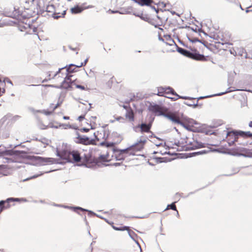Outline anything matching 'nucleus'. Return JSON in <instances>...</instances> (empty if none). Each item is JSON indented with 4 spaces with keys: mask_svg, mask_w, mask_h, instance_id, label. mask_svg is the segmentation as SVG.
I'll return each instance as SVG.
<instances>
[{
    "mask_svg": "<svg viewBox=\"0 0 252 252\" xmlns=\"http://www.w3.org/2000/svg\"><path fill=\"white\" fill-rule=\"evenodd\" d=\"M158 115L163 116L174 124H179L187 128V124H192L193 121L185 116L181 111H154Z\"/></svg>",
    "mask_w": 252,
    "mask_h": 252,
    "instance_id": "nucleus-1",
    "label": "nucleus"
},
{
    "mask_svg": "<svg viewBox=\"0 0 252 252\" xmlns=\"http://www.w3.org/2000/svg\"><path fill=\"white\" fill-rule=\"evenodd\" d=\"M146 141L147 138L141 136L136 142L126 149L120 150L114 148L113 150L115 153V158L117 160H124L125 157L123 154L125 153H128L129 155H135L136 152L140 151L143 149Z\"/></svg>",
    "mask_w": 252,
    "mask_h": 252,
    "instance_id": "nucleus-2",
    "label": "nucleus"
},
{
    "mask_svg": "<svg viewBox=\"0 0 252 252\" xmlns=\"http://www.w3.org/2000/svg\"><path fill=\"white\" fill-rule=\"evenodd\" d=\"M88 59H86L85 60L84 63H81L79 64L75 65L73 64L66 65L64 67L59 69V71L52 76L50 73L48 75V79L50 80L51 78H53L55 80L58 79L60 77V74H64L70 75L69 74L77 71V68L82 67V66L85 65L88 62Z\"/></svg>",
    "mask_w": 252,
    "mask_h": 252,
    "instance_id": "nucleus-3",
    "label": "nucleus"
},
{
    "mask_svg": "<svg viewBox=\"0 0 252 252\" xmlns=\"http://www.w3.org/2000/svg\"><path fill=\"white\" fill-rule=\"evenodd\" d=\"M210 37L215 40L217 42L222 44H232L233 40L231 34L228 32L222 31H216L212 33Z\"/></svg>",
    "mask_w": 252,
    "mask_h": 252,
    "instance_id": "nucleus-4",
    "label": "nucleus"
},
{
    "mask_svg": "<svg viewBox=\"0 0 252 252\" xmlns=\"http://www.w3.org/2000/svg\"><path fill=\"white\" fill-rule=\"evenodd\" d=\"M57 156L61 158L66 160L68 162H78L81 161V157L78 151H63L62 152H57Z\"/></svg>",
    "mask_w": 252,
    "mask_h": 252,
    "instance_id": "nucleus-5",
    "label": "nucleus"
},
{
    "mask_svg": "<svg viewBox=\"0 0 252 252\" xmlns=\"http://www.w3.org/2000/svg\"><path fill=\"white\" fill-rule=\"evenodd\" d=\"M22 154H26V152L23 151L7 150L5 147H4V149L3 150L2 149H0V157L3 158V161L2 162L5 163H13L15 162L14 159L12 158H8V156L15 155L23 157V156L21 155Z\"/></svg>",
    "mask_w": 252,
    "mask_h": 252,
    "instance_id": "nucleus-6",
    "label": "nucleus"
},
{
    "mask_svg": "<svg viewBox=\"0 0 252 252\" xmlns=\"http://www.w3.org/2000/svg\"><path fill=\"white\" fill-rule=\"evenodd\" d=\"M72 75H67L64 74H60L59 78H63V80L61 82V87L64 89H73L76 79L72 80L71 77Z\"/></svg>",
    "mask_w": 252,
    "mask_h": 252,
    "instance_id": "nucleus-7",
    "label": "nucleus"
},
{
    "mask_svg": "<svg viewBox=\"0 0 252 252\" xmlns=\"http://www.w3.org/2000/svg\"><path fill=\"white\" fill-rule=\"evenodd\" d=\"M77 135L76 138L78 139L77 143L84 145H96L95 140L99 141V138L96 135L95 133H94V138H90L85 135H80L78 132H76Z\"/></svg>",
    "mask_w": 252,
    "mask_h": 252,
    "instance_id": "nucleus-8",
    "label": "nucleus"
},
{
    "mask_svg": "<svg viewBox=\"0 0 252 252\" xmlns=\"http://www.w3.org/2000/svg\"><path fill=\"white\" fill-rule=\"evenodd\" d=\"M222 153L227 154L232 156H243L244 157L252 158V153H251L249 149L245 148H239L235 149L233 151L221 152Z\"/></svg>",
    "mask_w": 252,
    "mask_h": 252,
    "instance_id": "nucleus-9",
    "label": "nucleus"
},
{
    "mask_svg": "<svg viewBox=\"0 0 252 252\" xmlns=\"http://www.w3.org/2000/svg\"><path fill=\"white\" fill-rule=\"evenodd\" d=\"M27 158L33 162L39 165H43V163L48 162V163H54V159L52 158H45L39 156H28Z\"/></svg>",
    "mask_w": 252,
    "mask_h": 252,
    "instance_id": "nucleus-10",
    "label": "nucleus"
},
{
    "mask_svg": "<svg viewBox=\"0 0 252 252\" xmlns=\"http://www.w3.org/2000/svg\"><path fill=\"white\" fill-rule=\"evenodd\" d=\"M19 28L22 32L27 34H33L37 32V29L30 23L21 22L19 25Z\"/></svg>",
    "mask_w": 252,
    "mask_h": 252,
    "instance_id": "nucleus-11",
    "label": "nucleus"
},
{
    "mask_svg": "<svg viewBox=\"0 0 252 252\" xmlns=\"http://www.w3.org/2000/svg\"><path fill=\"white\" fill-rule=\"evenodd\" d=\"M150 121L148 123H142L141 124L138 125L136 128H140V131L141 132H152L150 131L151 126H152V122L154 121V118L150 117Z\"/></svg>",
    "mask_w": 252,
    "mask_h": 252,
    "instance_id": "nucleus-12",
    "label": "nucleus"
},
{
    "mask_svg": "<svg viewBox=\"0 0 252 252\" xmlns=\"http://www.w3.org/2000/svg\"><path fill=\"white\" fill-rule=\"evenodd\" d=\"M66 8L63 6H58L53 13V17L55 19L63 17L66 14Z\"/></svg>",
    "mask_w": 252,
    "mask_h": 252,
    "instance_id": "nucleus-13",
    "label": "nucleus"
},
{
    "mask_svg": "<svg viewBox=\"0 0 252 252\" xmlns=\"http://www.w3.org/2000/svg\"><path fill=\"white\" fill-rule=\"evenodd\" d=\"M5 14L7 16L14 19H17L22 15V13L19 8H16L14 7L12 10L9 11H5Z\"/></svg>",
    "mask_w": 252,
    "mask_h": 252,
    "instance_id": "nucleus-14",
    "label": "nucleus"
},
{
    "mask_svg": "<svg viewBox=\"0 0 252 252\" xmlns=\"http://www.w3.org/2000/svg\"><path fill=\"white\" fill-rule=\"evenodd\" d=\"M238 132H239V130H232L227 131L226 137L230 138L232 140L236 142L238 141L239 136H240V134Z\"/></svg>",
    "mask_w": 252,
    "mask_h": 252,
    "instance_id": "nucleus-15",
    "label": "nucleus"
},
{
    "mask_svg": "<svg viewBox=\"0 0 252 252\" xmlns=\"http://www.w3.org/2000/svg\"><path fill=\"white\" fill-rule=\"evenodd\" d=\"M189 58L196 61H207L208 57H205L204 55L200 54L198 52L194 51L190 52Z\"/></svg>",
    "mask_w": 252,
    "mask_h": 252,
    "instance_id": "nucleus-16",
    "label": "nucleus"
},
{
    "mask_svg": "<svg viewBox=\"0 0 252 252\" xmlns=\"http://www.w3.org/2000/svg\"><path fill=\"white\" fill-rule=\"evenodd\" d=\"M6 121V117L5 116L3 117L0 120V130H3L4 128H6V126L4 125L5 121ZM2 137L3 138H7L9 136V132L8 131H2Z\"/></svg>",
    "mask_w": 252,
    "mask_h": 252,
    "instance_id": "nucleus-17",
    "label": "nucleus"
},
{
    "mask_svg": "<svg viewBox=\"0 0 252 252\" xmlns=\"http://www.w3.org/2000/svg\"><path fill=\"white\" fill-rule=\"evenodd\" d=\"M162 40L164 41L165 46L169 45L170 46L174 47L176 45L174 40L169 35H164L163 38H162Z\"/></svg>",
    "mask_w": 252,
    "mask_h": 252,
    "instance_id": "nucleus-18",
    "label": "nucleus"
},
{
    "mask_svg": "<svg viewBox=\"0 0 252 252\" xmlns=\"http://www.w3.org/2000/svg\"><path fill=\"white\" fill-rule=\"evenodd\" d=\"M158 95L159 96H162L165 94H168L169 93L174 94V90L170 88H164L163 87H159L158 89Z\"/></svg>",
    "mask_w": 252,
    "mask_h": 252,
    "instance_id": "nucleus-19",
    "label": "nucleus"
},
{
    "mask_svg": "<svg viewBox=\"0 0 252 252\" xmlns=\"http://www.w3.org/2000/svg\"><path fill=\"white\" fill-rule=\"evenodd\" d=\"M204 147H205L204 144L196 141H194L193 142H190V146H189L188 149L194 150Z\"/></svg>",
    "mask_w": 252,
    "mask_h": 252,
    "instance_id": "nucleus-20",
    "label": "nucleus"
},
{
    "mask_svg": "<svg viewBox=\"0 0 252 252\" xmlns=\"http://www.w3.org/2000/svg\"><path fill=\"white\" fill-rule=\"evenodd\" d=\"M85 9L82 5H76L71 8L70 10L73 14H78L82 12Z\"/></svg>",
    "mask_w": 252,
    "mask_h": 252,
    "instance_id": "nucleus-21",
    "label": "nucleus"
},
{
    "mask_svg": "<svg viewBox=\"0 0 252 252\" xmlns=\"http://www.w3.org/2000/svg\"><path fill=\"white\" fill-rule=\"evenodd\" d=\"M128 233L129 237L136 243L137 246L139 247L140 250V252H142V249L139 243L135 239V237L137 236V235L133 231L130 230H128Z\"/></svg>",
    "mask_w": 252,
    "mask_h": 252,
    "instance_id": "nucleus-22",
    "label": "nucleus"
},
{
    "mask_svg": "<svg viewBox=\"0 0 252 252\" xmlns=\"http://www.w3.org/2000/svg\"><path fill=\"white\" fill-rule=\"evenodd\" d=\"M70 209L73 210L74 211H76V210H80L82 211L88 212L89 213V215H95V213L94 212L84 208H83L80 207H71Z\"/></svg>",
    "mask_w": 252,
    "mask_h": 252,
    "instance_id": "nucleus-23",
    "label": "nucleus"
},
{
    "mask_svg": "<svg viewBox=\"0 0 252 252\" xmlns=\"http://www.w3.org/2000/svg\"><path fill=\"white\" fill-rule=\"evenodd\" d=\"M82 106H80V107L82 109H85L86 110H90L92 108H94V107L92 106L93 104L88 102V101H85V103H82L81 104Z\"/></svg>",
    "mask_w": 252,
    "mask_h": 252,
    "instance_id": "nucleus-24",
    "label": "nucleus"
},
{
    "mask_svg": "<svg viewBox=\"0 0 252 252\" xmlns=\"http://www.w3.org/2000/svg\"><path fill=\"white\" fill-rule=\"evenodd\" d=\"M126 118L128 119L129 122L134 121V114L133 111H126L125 114Z\"/></svg>",
    "mask_w": 252,
    "mask_h": 252,
    "instance_id": "nucleus-25",
    "label": "nucleus"
},
{
    "mask_svg": "<svg viewBox=\"0 0 252 252\" xmlns=\"http://www.w3.org/2000/svg\"><path fill=\"white\" fill-rule=\"evenodd\" d=\"M62 104V101L60 100H58L57 102H55L54 103H51L50 106V109L53 110H55L58 108Z\"/></svg>",
    "mask_w": 252,
    "mask_h": 252,
    "instance_id": "nucleus-26",
    "label": "nucleus"
},
{
    "mask_svg": "<svg viewBox=\"0 0 252 252\" xmlns=\"http://www.w3.org/2000/svg\"><path fill=\"white\" fill-rule=\"evenodd\" d=\"M238 132L239 134H240V136L242 137L248 138L252 137V133L250 131H244L239 130V132Z\"/></svg>",
    "mask_w": 252,
    "mask_h": 252,
    "instance_id": "nucleus-27",
    "label": "nucleus"
},
{
    "mask_svg": "<svg viewBox=\"0 0 252 252\" xmlns=\"http://www.w3.org/2000/svg\"><path fill=\"white\" fill-rule=\"evenodd\" d=\"M178 51L182 55L189 58L190 53V51L180 47H178Z\"/></svg>",
    "mask_w": 252,
    "mask_h": 252,
    "instance_id": "nucleus-28",
    "label": "nucleus"
},
{
    "mask_svg": "<svg viewBox=\"0 0 252 252\" xmlns=\"http://www.w3.org/2000/svg\"><path fill=\"white\" fill-rule=\"evenodd\" d=\"M21 201L26 202L27 200L26 198H19L9 197V198H7V201L8 202H14V201L19 202Z\"/></svg>",
    "mask_w": 252,
    "mask_h": 252,
    "instance_id": "nucleus-29",
    "label": "nucleus"
},
{
    "mask_svg": "<svg viewBox=\"0 0 252 252\" xmlns=\"http://www.w3.org/2000/svg\"><path fill=\"white\" fill-rule=\"evenodd\" d=\"M78 82L76 79L75 82V84L74 85V88L79 89H80L81 90H83V91L88 90V88H87V86L79 85V84H78Z\"/></svg>",
    "mask_w": 252,
    "mask_h": 252,
    "instance_id": "nucleus-30",
    "label": "nucleus"
},
{
    "mask_svg": "<svg viewBox=\"0 0 252 252\" xmlns=\"http://www.w3.org/2000/svg\"><path fill=\"white\" fill-rule=\"evenodd\" d=\"M48 127L51 128H58L61 127V124L57 122H50L48 124Z\"/></svg>",
    "mask_w": 252,
    "mask_h": 252,
    "instance_id": "nucleus-31",
    "label": "nucleus"
},
{
    "mask_svg": "<svg viewBox=\"0 0 252 252\" xmlns=\"http://www.w3.org/2000/svg\"><path fill=\"white\" fill-rule=\"evenodd\" d=\"M56 8H55L54 5L49 4L48 5L46 8V11L48 12L53 13H54Z\"/></svg>",
    "mask_w": 252,
    "mask_h": 252,
    "instance_id": "nucleus-32",
    "label": "nucleus"
},
{
    "mask_svg": "<svg viewBox=\"0 0 252 252\" xmlns=\"http://www.w3.org/2000/svg\"><path fill=\"white\" fill-rule=\"evenodd\" d=\"M150 104L149 106H151L152 108H150L149 110H163L161 107L158 105H154L153 106L152 105L151 103L150 102H148Z\"/></svg>",
    "mask_w": 252,
    "mask_h": 252,
    "instance_id": "nucleus-33",
    "label": "nucleus"
},
{
    "mask_svg": "<svg viewBox=\"0 0 252 252\" xmlns=\"http://www.w3.org/2000/svg\"><path fill=\"white\" fill-rule=\"evenodd\" d=\"M176 202H174L168 205L166 208L164 210V211H166V210L169 209H170L174 211H177L176 206L175 205V203Z\"/></svg>",
    "mask_w": 252,
    "mask_h": 252,
    "instance_id": "nucleus-34",
    "label": "nucleus"
},
{
    "mask_svg": "<svg viewBox=\"0 0 252 252\" xmlns=\"http://www.w3.org/2000/svg\"><path fill=\"white\" fill-rule=\"evenodd\" d=\"M6 202H8L7 201V199L5 200H2L0 201V214L4 210V204H5Z\"/></svg>",
    "mask_w": 252,
    "mask_h": 252,
    "instance_id": "nucleus-35",
    "label": "nucleus"
},
{
    "mask_svg": "<svg viewBox=\"0 0 252 252\" xmlns=\"http://www.w3.org/2000/svg\"><path fill=\"white\" fill-rule=\"evenodd\" d=\"M21 0L23 2L25 3V4L26 5H27V6L31 5L34 1V0Z\"/></svg>",
    "mask_w": 252,
    "mask_h": 252,
    "instance_id": "nucleus-36",
    "label": "nucleus"
},
{
    "mask_svg": "<svg viewBox=\"0 0 252 252\" xmlns=\"http://www.w3.org/2000/svg\"><path fill=\"white\" fill-rule=\"evenodd\" d=\"M43 173H40L39 174L34 175H33V176H32V177H31L30 178H27V179L24 180V181H28V180H30V179H32L36 178H37V177H38L43 175Z\"/></svg>",
    "mask_w": 252,
    "mask_h": 252,
    "instance_id": "nucleus-37",
    "label": "nucleus"
},
{
    "mask_svg": "<svg viewBox=\"0 0 252 252\" xmlns=\"http://www.w3.org/2000/svg\"><path fill=\"white\" fill-rule=\"evenodd\" d=\"M227 142L228 143V146H233L234 144V143H235V142H234V140H232L231 139V138H228V137H227Z\"/></svg>",
    "mask_w": 252,
    "mask_h": 252,
    "instance_id": "nucleus-38",
    "label": "nucleus"
},
{
    "mask_svg": "<svg viewBox=\"0 0 252 252\" xmlns=\"http://www.w3.org/2000/svg\"><path fill=\"white\" fill-rule=\"evenodd\" d=\"M61 127H63L64 129L70 128L71 127V125L70 124H61Z\"/></svg>",
    "mask_w": 252,
    "mask_h": 252,
    "instance_id": "nucleus-39",
    "label": "nucleus"
},
{
    "mask_svg": "<svg viewBox=\"0 0 252 252\" xmlns=\"http://www.w3.org/2000/svg\"><path fill=\"white\" fill-rule=\"evenodd\" d=\"M6 24L3 20H2V15H0V27H3Z\"/></svg>",
    "mask_w": 252,
    "mask_h": 252,
    "instance_id": "nucleus-40",
    "label": "nucleus"
},
{
    "mask_svg": "<svg viewBox=\"0 0 252 252\" xmlns=\"http://www.w3.org/2000/svg\"><path fill=\"white\" fill-rule=\"evenodd\" d=\"M40 112H42L43 114L45 116H49L51 115L53 111H39Z\"/></svg>",
    "mask_w": 252,
    "mask_h": 252,
    "instance_id": "nucleus-41",
    "label": "nucleus"
},
{
    "mask_svg": "<svg viewBox=\"0 0 252 252\" xmlns=\"http://www.w3.org/2000/svg\"><path fill=\"white\" fill-rule=\"evenodd\" d=\"M115 145V143L113 142H107L106 144V147H112Z\"/></svg>",
    "mask_w": 252,
    "mask_h": 252,
    "instance_id": "nucleus-42",
    "label": "nucleus"
},
{
    "mask_svg": "<svg viewBox=\"0 0 252 252\" xmlns=\"http://www.w3.org/2000/svg\"><path fill=\"white\" fill-rule=\"evenodd\" d=\"M205 134L206 135H212V134L216 135V132H212L211 130H208L205 131Z\"/></svg>",
    "mask_w": 252,
    "mask_h": 252,
    "instance_id": "nucleus-43",
    "label": "nucleus"
},
{
    "mask_svg": "<svg viewBox=\"0 0 252 252\" xmlns=\"http://www.w3.org/2000/svg\"><path fill=\"white\" fill-rule=\"evenodd\" d=\"M79 130L81 132H88L90 130V129L88 128L83 127L80 129Z\"/></svg>",
    "mask_w": 252,
    "mask_h": 252,
    "instance_id": "nucleus-44",
    "label": "nucleus"
},
{
    "mask_svg": "<svg viewBox=\"0 0 252 252\" xmlns=\"http://www.w3.org/2000/svg\"><path fill=\"white\" fill-rule=\"evenodd\" d=\"M9 203L10 202H6V203L4 204V209L10 208V205L9 204Z\"/></svg>",
    "mask_w": 252,
    "mask_h": 252,
    "instance_id": "nucleus-45",
    "label": "nucleus"
},
{
    "mask_svg": "<svg viewBox=\"0 0 252 252\" xmlns=\"http://www.w3.org/2000/svg\"><path fill=\"white\" fill-rule=\"evenodd\" d=\"M84 118H85V116H84V115H81V116H79V117H78L77 120H78L79 121L81 122V121H82L83 120H84Z\"/></svg>",
    "mask_w": 252,
    "mask_h": 252,
    "instance_id": "nucleus-46",
    "label": "nucleus"
},
{
    "mask_svg": "<svg viewBox=\"0 0 252 252\" xmlns=\"http://www.w3.org/2000/svg\"><path fill=\"white\" fill-rule=\"evenodd\" d=\"M116 120L117 121H121V120H122L121 122H124V120H125V119L122 117H118L117 118H116Z\"/></svg>",
    "mask_w": 252,
    "mask_h": 252,
    "instance_id": "nucleus-47",
    "label": "nucleus"
},
{
    "mask_svg": "<svg viewBox=\"0 0 252 252\" xmlns=\"http://www.w3.org/2000/svg\"><path fill=\"white\" fill-rule=\"evenodd\" d=\"M189 40H190L192 42H195L197 41H199V40L197 38H190L189 37Z\"/></svg>",
    "mask_w": 252,
    "mask_h": 252,
    "instance_id": "nucleus-48",
    "label": "nucleus"
},
{
    "mask_svg": "<svg viewBox=\"0 0 252 252\" xmlns=\"http://www.w3.org/2000/svg\"><path fill=\"white\" fill-rule=\"evenodd\" d=\"M126 230L127 231H128V230H129L128 229V227L125 226L121 228L122 231Z\"/></svg>",
    "mask_w": 252,
    "mask_h": 252,
    "instance_id": "nucleus-49",
    "label": "nucleus"
},
{
    "mask_svg": "<svg viewBox=\"0 0 252 252\" xmlns=\"http://www.w3.org/2000/svg\"><path fill=\"white\" fill-rule=\"evenodd\" d=\"M71 127L70 128L74 129H78V127L76 126H75L74 125H71Z\"/></svg>",
    "mask_w": 252,
    "mask_h": 252,
    "instance_id": "nucleus-50",
    "label": "nucleus"
},
{
    "mask_svg": "<svg viewBox=\"0 0 252 252\" xmlns=\"http://www.w3.org/2000/svg\"><path fill=\"white\" fill-rule=\"evenodd\" d=\"M47 127H48V126L42 125L41 126H40V128L42 129H45Z\"/></svg>",
    "mask_w": 252,
    "mask_h": 252,
    "instance_id": "nucleus-51",
    "label": "nucleus"
},
{
    "mask_svg": "<svg viewBox=\"0 0 252 252\" xmlns=\"http://www.w3.org/2000/svg\"><path fill=\"white\" fill-rule=\"evenodd\" d=\"M113 228L116 230H121V228L120 227H117L115 226H113Z\"/></svg>",
    "mask_w": 252,
    "mask_h": 252,
    "instance_id": "nucleus-52",
    "label": "nucleus"
},
{
    "mask_svg": "<svg viewBox=\"0 0 252 252\" xmlns=\"http://www.w3.org/2000/svg\"><path fill=\"white\" fill-rule=\"evenodd\" d=\"M157 159L158 162H160V163L162 162V158H157Z\"/></svg>",
    "mask_w": 252,
    "mask_h": 252,
    "instance_id": "nucleus-53",
    "label": "nucleus"
},
{
    "mask_svg": "<svg viewBox=\"0 0 252 252\" xmlns=\"http://www.w3.org/2000/svg\"><path fill=\"white\" fill-rule=\"evenodd\" d=\"M193 105H194V106H195V107H198V106H200L201 105H202V104H199V103H198V100H197V103H196V104H193Z\"/></svg>",
    "mask_w": 252,
    "mask_h": 252,
    "instance_id": "nucleus-54",
    "label": "nucleus"
},
{
    "mask_svg": "<svg viewBox=\"0 0 252 252\" xmlns=\"http://www.w3.org/2000/svg\"><path fill=\"white\" fill-rule=\"evenodd\" d=\"M106 142H105V141H103V142H101L100 144V145L101 146H104L105 147H106Z\"/></svg>",
    "mask_w": 252,
    "mask_h": 252,
    "instance_id": "nucleus-55",
    "label": "nucleus"
},
{
    "mask_svg": "<svg viewBox=\"0 0 252 252\" xmlns=\"http://www.w3.org/2000/svg\"><path fill=\"white\" fill-rule=\"evenodd\" d=\"M53 205L57 207H63V205L57 204L55 203L53 204Z\"/></svg>",
    "mask_w": 252,
    "mask_h": 252,
    "instance_id": "nucleus-56",
    "label": "nucleus"
},
{
    "mask_svg": "<svg viewBox=\"0 0 252 252\" xmlns=\"http://www.w3.org/2000/svg\"><path fill=\"white\" fill-rule=\"evenodd\" d=\"M63 119L64 120H69V117H68V116H63Z\"/></svg>",
    "mask_w": 252,
    "mask_h": 252,
    "instance_id": "nucleus-57",
    "label": "nucleus"
},
{
    "mask_svg": "<svg viewBox=\"0 0 252 252\" xmlns=\"http://www.w3.org/2000/svg\"><path fill=\"white\" fill-rule=\"evenodd\" d=\"M128 105H129V104L126 103V105H124V108L126 109H127Z\"/></svg>",
    "mask_w": 252,
    "mask_h": 252,
    "instance_id": "nucleus-58",
    "label": "nucleus"
},
{
    "mask_svg": "<svg viewBox=\"0 0 252 252\" xmlns=\"http://www.w3.org/2000/svg\"><path fill=\"white\" fill-rule=\"evenodd\" d=\"M63 207L64 208L70 209L71 207H69V206H65V205H63Z\"/></svg>",
    "mask_w": 252,
    "mask_h": 252,
    "instance_id": "nucleus-59",
    "label": "nucleus"
},
{
    "mask_svg": "<svg viewBox=\"0 0 252 252\" xmlns=\"http://www.w3.org/2000/svg\"><path fill=\"white\" fill-rule=\"evenodd\" d=\"M93 215L94 216H97V217H98L99 218H101V219H103V218L101 217V216H99V215H97L96 214H95V215Z\"/></svg>",
    "mask_w": 252,
    "mask_h": 252,
    "instance_id": "nucleus-60",
    "label": "nucleus"
},
{
    "mask_svg": "<svg viewBox=\"0 0 252 252\" xmlns=\"http://www.w3.org/2000/svg\"><path fill=\"white\" fill-rule=\"evenodd\" d=\"M111 80L112 82H114L116 80V78L113 76L111 78Z\"/></svg>",
    "mask_w": 252,
    "mask_h": 252,
    "instance_id": "nucleus-61",
    "label": "nucleus"
},
{
    "mask_svg": "<svg viewBox=\"0 0 252 252\" xmlns=\"http://www.w3.org/2000/svg\"><path fill=\"white\" fill-rule=\"evenodd\" d=\"M156 137V136H155V135H154V134L152 133V134H151V135H149V137L151 138V137Z\"/></svg>",
    "mask_w": 252,
    "mask_h": 252,
    "instance_id": "nucleus-62",
    "label": "nucleus"
},
{
    "mask_svg": "<svg viewBox=\"0 0 252 252\" xmlns=\"http://www.w3.org/2000/svg\"><path fill=\"white\" fill-rule=\"evenodd\" d=\"M249 126L251 127H252V121H250L249 124Z\"/></svg>",
    "mask_w": 252,
    "mask_h": 252,
    "instance_id": "nucleus-63",
    "label": "nucleus"
},
{
    "mask_svg": "<svg viewBox=\"0 0 252 252\" xmlns=\"http://www.w3.org/2000/svg\"><path fill=\"white\" fill-rule=\"evenodd\" d=\"M100 158L101 159H104V158H105L104 156H103V155H100Z\"/></svg>",
    "mask_w": 252,
    "mask_h": 252,
    "instance_id": "nucleus-64",
    "label": "nucleus"
}]
</instances>
